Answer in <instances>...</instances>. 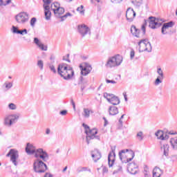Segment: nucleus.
Wrapping results in <instances>:
<instances>
[{
    "label": "nucleus",
    "mask_w": 177,
    "mask_h": 177,
    "mask_svg": "<svg viewBox=\"0 0 177 177\" xmlns=\"http://www.w3.org/2000/svg\"><path fill=\"white\" fill-rule=\"evenodd\" d=\"M57 73L66 81L72 80L73 77H74V70L73 67L66 63L59 64L58 65Z\"/></svg>",
    "instance_id": "obj_1"
},
{
    "label": "nucleus",
    "mask_w": 177,
    "mask_h": 177,
    "mask_svg": "<svg viewBox=\"0 0 177 177\" xmlns=\"http://www.w3.org/2000/svg\"><path fill=\"white\" fill-rule=\"evenodd\" d=\"M147 21L149 23V28L152 30H156V28L161 27L162 23H164V20L156 18L155 17H149V20L145 19V24L142 26L143 35L146 34V26L147 25Z\"/></svg>",
    "instance_id": "obj_2"
},
{
    "label": "nucleus",
    "mask_w": 177,
    "mask_h": 177,
    "mask_svg": "<svg viewBox=\"0 0 177 177\" xmlns=\"http://www.w3.org/2000/svg\"><path fill=\"white\" fill-rule=\"evenodd\" d=\"M25 151L28 156H32L34 154H35V156H48V153H46L44 149L39 148L37 149V147L31 142L26 143Z\"/></svg>",
    "instance_id": "obj_3"
},
{
    "label": "nucleus",
    "mask_w": 177,
    "mask_h": 177,
    "mask_svg": "<svg viewBox=\"0 0 177 177\" xmlns=\"http://www.w3.org/2000/svg\"><path fill=\"white\" fill-rule=\"evenodd\" d=\"M121 63H122V56L118 55L109 58L105 64V66L106 68H113L114 67H118V66H121Z\"/></svg>",
    "instance_id": "obj_4"
},
{
    "label": "nucleus",
    "mask_w": 177,
    "mask_h": 177,
    "mask_svg": "<svg viewBox=\"0 0 177 177\" xmlns=\"http://www.w3.org/2000/svg\"><path fill=\"white\" fill-rule=\"evenodd\" d=\"M19 118H20V113L7 115L4 118L3 124L6 127L10 128L13 124H16V122L19 121Z\"/></svg>",
    "instance_id": "obj_5"
},
{
    "label": "nucleus",
    "mask_w": 177,
    "mask_h": 177,
    "mask_svg": "<svg viewBox=\"0 0 177 177\" xmlns=\"http://www.w3.org/2000/svg\"><path fill=\"white\" fill-rule=\"evenodd\" d=\"M139 52H151V44L148 39H141L138 42Z\"/></svg>",
    "instance_id": "obj_6"
},
{
    "label": "nucleus",
    "mask_w": 177,
    "mask_h": 177,
    "mask_svg": "<svg viewBox=\"0 0 177 177\" xmlns=\"http://www.w3.org/2000/svg\"><path fill=\"white\" fill-rule=\"evenodd\" d=\"M33 169L35 172L38 174H44L46 169H48V166L42 160H39V162H35L33 164Z\"/></svg>",
    "instance_id": "obj_7"
},
{
    "label": "nucleus",
    "mask_w": 177,
    "mask_h": 177,
    "mask_svg": "<svg viewBox=\"0 0 177 177\" xmlns=\"http://www.w3.org/2000/svg\"><path fill=\"white\" fill-rule=\"evenodd\" d=\"M104 97L106 99L109 103H111V104H113V106H117L120 103V98H118V97L113 94H109L107 93H104Z\"/></svg>",
    "instance_id": "obj_8"
},
{
    "label": "nucleus",
    "mask_w": 177,
    "mask_h": 177,
    "mask_svg": "<svg viewBox=\"0 0 177 177\" xmlns=\"http://www.w3.org/2000/svg\"><path fill=\"white\" fill-rule=\"evenodd\" d=\"M44 2V16L45 19L48 21L50 20L52 17V12H50V0H43Z\"/></svg>",
    "instance_id": "obj_9"
},
{
    "label": "nucleus",
    "mask_w": 177,
    "mask_h": 177,
    "mask_svg": "<svg viewBox=\"0 0 177 177\" xmlns=\"http://www.w3.org/2000/svg\"><path fill=\"white\" fill-rule=\"evenodd\" d=\"M63 13H64V9L62 7H59L58 9L55 10L54 15L56 17H60L61 21H64V20H66V19H67L68 17H71V16H73V15H71V13L70 12H67L64 16H62Z\"/></svg>",
    "instance_id": "obj_10"
},
{
    "label": "nucleus",
    "mask_w": 177,
    "mask_h": 177,
    "mask_svg": "<svg viewBox=\"0 0 177 177\" xmlns=\"http://www.w3.org/2000/svg\"><path fill=\"white\" fill-rule=\"evenodd\" d=\"M97 133V129H89V131H88L86 134V142L88 143V145H89V140H91V139H97V140H99V139H100V137L99 136H96Z\"/></svg>",
    "instance_id": "obj_11"
},
{
    "label": "nucleus",
    "mask_w": 177,
    "mask_h": 177,
    "mask_svg": "<svg viewBox=\"0 0 177 177\" xmlns=\"http://www.w3.org/2000/svg\"><path fill=\"white\" fill-rule=\"evenodd\" d=\"M28 14L27 12H20L15 17V19L19 24H26L28 21Z\"/></svg>",
    "instance_id": "obj_12"
},
{
    "label": "nucleus",
    "mask_w": 177,
    "mask_h": 177,
    "mask_svg": "<svg viewBox=\"0 0 177 177\" xmlns=\"http://www.w3.org/2000/svg\"><path fill=\"white\" fill-rule=\"evenodd\" d=\"M77 30L82 37H85L87 34L91 35V28L84 24L77 26Z\"/></svg>",
    "instance_id": "obj_13"
},
{
    "label": "nucleus",
    "mask_w": 177,
    "mask_h": 177,
    "mask_svg": "<svg viewBox=\"0 0 177 177\" xmlns=\"http://www.w3.org/2000/svg\"><path fill=\"white\" fill-rule=\"evenodd\" d=\"M135 17H136V12L133 9L129 8L126 11V19L127 21L132 23L135 20Z\"/></svg>",
    "instance_id": "obj_14"
},
{
    "label": "nucleus",
    "mask_w": 177,
    "mask_h": 177,
    "mask_svg": "<svg viewBox=\"0 0 177 177\" xmlns=\"http://www.w3.org/2000/svg\"><path fill=\"white\" fill-rule=\"evenodd\" d=\"M138 168H139V167L138 165H136V163H135V162L129 163L127 165V171L129 172L131 175H136L138 171Z\"/></svg>",
    "instance_id": "obj_15"
},
{
    "label": "nucleus",
    "mask_w": 177,
    "mask_h": 177,
    "mask_svg": "<svg viewBox=\"0 0 177 177\" xmlns=\"http://www.w3.org/2000/svg\"><path fill=\"white\" fill-rule=\"evenodd\" d=\"M84 67L82 68V66L80 65L81 74L82 75H88L91 71H92V66L88 62H85Z\"/></svg>",
    "instance_id": "obj_16"
},
{
    "label": "nucleus",
    "mask_w": 177,
    "mask_h": 177,
    "mask_svg": "<svg viewBox=\"0 0 177 177\" xmlns=\"http://www.w3.org/2000/svg\"><path fill=\"white\" fill-rule=\"evenodd\" d=\"M11 31L13 34H20V35H27V29L19 30V28L12 26Z\"/></svg>",
    "instance_id": "obj_17"
},
{
    "label": "nucleus",
    "mask_w": 177,
    "mask_h": 177,
    "mask_svg": "<svg viewBox=\"0 0 177 177\" xmlns=\"http://www.w3.org/2000/svg\"><path fill=\"white\" fill-rule=\"evenodd\" d=\"M174 26V22L172 21H169L167 23H165L162 27V34H163L164 35H165V34H167V30H168V28H170L171 27Z\"/></svg>",
    "instance_id": "obj_18"
},
{
    "label": "nucleus",
    "mask_w": 177,
    "mask_h": 177,
    "mask_svg": "<svg viewBox=\"0 0 177 177\" xmlns=\"http://www.w3.org/2000/svg\"><path fill=\"white\" fill-rule=\"evenodd\" d=\"M131 33L133 37H136V38H140V30L136 28L135 26H131Z\"/></svg>",
    "instance_id": "obj_19"
},
{
    "label": "nucleus",
    "mask_w": 177,
    "mask_h": 177,
    "mask_svg": "<svg viewBox=\"0 0 177 177\" xmlns=\"http://www.w3.org/2000/svg\"><path fill=\"white\" fill-rule=\"evenodd\" d=\"M164 172L159 167H156L153 170V177H161Z\"/></svg>",
    "instance_id": "obj_20"
},
{
    "label": "nucleus",
    "mask_w": 177,
    "mask_h": 177,
    "mask_svg": "<svg viewBox=\"0 0 177 177\" xmlns=\"http://www.w3.org/2000/svg\"><path fill=\"white\" fill-rule=\"evenodd\" d=\"M93 113H94L93 110H91L88 108H84L83 109L82 115L83 117H84V118H89L91 113L93 114Z\"/></svg>",
    "instance_id": "obj_21"
},
{
    "label": "nucleus",
    "mask_w": 177,
    "mask_h": 177,
    "mask_svg": "<svg viewBox=\"0 0 177 177\" xmlns=\"http://www.w3.org/2000/svg\"><path fill=\"white\" fill-rule=\"evenodd\" d=\"M109 115H117V114H118V108L115 106H109Z\"/></svg>",
    "instance_id": "obj_22"
},
{
    "label": "nucleus",
    "mask_w": 177,
    "mask_h": 177,
    "mask_svg": "<svg viewBox=\"0 0 177 177\" xmlns=\"http://www.w3.org/2000/svg\"><path fill=\"white\" fill-rule=\"evenodd\" d=\"M161 151H163L164 156H168L169 154V145L168 144H164L161 147Z\"/></svg>",
    "instance_id": "obj_23"
},
{
    "label": "nucleus",
    "mask_w": 177,
    "mask_h": 177,
    "mask_svg": "<svg viewBox=\"0 0 177 177\" xmlns=\"http://www.w3.org/2000/svg\"><path fill=\"white\" fill-rule=\"evenodd\" d=\"M115 162V156H108V165L109 168H111Z\"/></svg>",
    "instance_id": "obj_24"
},
{
    "label": "nucleus",
    "mask_w": 177,
    "mask_h": 177,
    "mask_svg": "<svg viewBox=\"0 0 177 177\" xmlns=\"http://www.w3.org/2000/svg\"><path fill=\"white\" fill-rule=\"evenodd\" d=\"M122 162L127 164L128 162H129V161H131V160H133V157H135L134 156H133L131 158H127V156H119Z\"/></svg>",
    "instance_id": "obj_25"
},
{
    "label": "nucleus",
    "mask_w": 177,
    "mask_h": 177,
    "mask_svg": "<svg viewBox=\"0 0 177 177\" xmlns=\"http://www.w3.org/2000/svg\"><path fill=\"white\" fill-rule=\"evenodd\" d=\"M125 153H129V156H135V152L131 149H123L119 151L118 156H122Z\"/></svg>",
    "instance_id": "obj_26"
},
{
    "label": "nucleus",
    "mask_w": 177,
    "mask_h": 177,
    "mask_svg": "<svg viewBox=\"0 0 177 177\" xmlns=\"http://www.w3.org/2000/svg\"><path fill=\"white\" fill-rule=\"evenodd\" d=\"M170 143L171 145V147L174 150H177V137L171 138L170 140Z\"/></svg>",
    "instance_id": "obj_27"
},
{
    "label": "nucleus",
    "mask_w": 177,
    "mask_h": 177,
    "mask_svg": "<svg viewBox=\"0 0 177 177\" xmlns=\"http://www.w3.org/2000/svg\"><path fill=\"white\" fill-rule=\"evenodd\" d=\"M156 136L160 140H164V132L161 130H158L156 133Z\"/></svg>",
    "instance_id": "obj_28"
},
{
    "label": "nucleus",
    "mask_w": 177,
    "mask_h": 177,
    "mask_svg": "<svg viewBox=\"0 0 177 177\" xmlns=\"http://www.w3.org/2000/svg\"><path fill=\"white\" fill-rule=\"evenodd\" d=\"M86 171H88V172H91V169L86 167H79L77 169V172H78V174H80V172H86Z\"/></svg>",
    "instance_id": "obj_29"
},
{
    "label": "nucleus",
    "mask_w": 177,
    "mask_h": 177,
    "mask_svg": "<svg viewBox=\"0 0 177 177\" xmlns=\"http://www.w3.org/2000/svg\"><path fill=\"white\" fill-rule=\"evenodd\" d=\"M60 7V4L57 2H54L51 3L50 9L53 10L55 13V10L58 9Z\"/></svg>",
    "instance_id": "obj_30"
},
{
    "label": "nucleus",
    "mask_w": 177,
    "mask_h": 177,
    "mask_svg": "<svg viewBox=\"0 0 177 177\" xmlns=\"http://www.w3.org/2000/svg\"><path fill=\"white\" fill-rule=\"evenodd\" d=\"M162 80H164V77L158 76L154 82V85H156V86H158V85H160V84H162Z\"/></svg>",
    "instance_id": "obj_31"
},
{
    "label": "nucleus",
    "mask_w": 177,
    "mask_h": 177,
    "mask_svg": "<svg viewBox=\"0 0 177 177\" xmlns=\"http://www.w3.org/2000/svg\"><path fill=\"white\" fill-rule=\"evenodd\" d=\"M17 158H19V156H10V161H12V164L17 167Z\"/></svg>",
    "instance_id": "obj_32"
},
{
    "label": "nucleus",
    "mask_w": 177,
    "mask_h": 177,
    "mask_svg": "<svg viewBox=\"0 0 177 177\" xmlns=\"http://www.w3.org/2000/svg\"><path fill=\"white\" fill-rule=\"evenodd\" d=\"M19 151L17 149H10L6 156H18Z\"/></svg>",
    "instance_id": "obj_33"
},
{
    "label": "nucleus",
    "mask_w": 177,
    "mask_h": 177,
    "mask_svg": "<svg viewBox=\"0 0 177 177\" xmlns=\"http://www.w3.org/2000/svg\"><path fill=\"white\" fill-rule=\"evenodd\" d=\"M37 66L39 68V70H44V61L41 59L37 60Z\"/></svg>",
    "instance_id": "obj_34"
},
{
    "label": "nucleus",
    "mask_w": 177,
    "mask_h": 177,
    "mask_svg": "<svg viewBox=\"0 0 177 177\" xmlns=\"http://www.w3.org/2000/svg\"><path fill=\"white\" fill-rule=\"evenodd\" d=\"M37 46L41 50H44L45 52L48 50V46L44 45L42 42H41Z\"/></svg>",
    "instance_id": "obj_35"
},
{
    "label": "nucleus",
    "mask_w": 177,
    "mask_h": 177,
    "mask_svg": "<svg viewBox=\"0 0 177 177\" xmlns=\"http://www.w3.org/2000/svg\"><path fill=\"white\" fill-rule=\"evenodd\" d=\"M77 11L79 12L80 15H84L85 14V10L84 9V6H80L77 8Z\"/></svg>",
    "instance_id": "obj_36"
},
{
    "label": "nucleus",
    "mask_w": 177,
    "mask_h": 177,
    "mask_svg": "<svg viewBox=\"0 0 177 177\" xmlns=\"http://www.w3.org/2000/svg\"><path fill=\"white\" fill-rule=\"evenodd\" d=\"M136 138L140 141L143 140V138H144L143 132L142 131H139L138 133H137Z\"/></svg>",
    "instance_id": "obj_37"
},
{
    "label": "nucleus",
    "mask_w": 177,
    "mask_h": 177,
    "mask_svg": "<svg viewBox=\"0 0 177 177\" xmlns=\"http://www.w3.org/2000/svg\"><path fill=\"white\" fill-rule=\"evenodd\" d=\"M157 74H158V77H160L161 78H164V72L161 68H157Z\"/></svg>",
    "instance_id": "obj_38"
},
{
    "label": "nucleus",
    "mask_w": 177,
    "mask_h": 177,
    "mask_svg": "<svg viewBox=\"0 0 177 177\" xmlns=\"http://www.w3.org/2000/svg\"><path fill=\"white\" fill-rule=\"evenodd\" d=\"M12 2V0H0L1 5L3 6H6V5H9Z\"/></svg>",
    "instance_id": "obj_39"
},
{
    "label": "nucleus",
    "mask_w": 177,
    "mask_h": 177,
    "mask_svg": "<svg viewBox=\"0 0 177 177\" xmlns=\"http://www.w3.org/2000/svg\"><path fill=\"white\" fill-rule=\"evenodd\" d=\"M8 109L10 110H16L17 109V105H16L14 103H10L8 104Z\"/></svg>",
    "instance_id": "obj_40"
},
{
    "label": "nucleus",
    "mask_w": 177,
    "mask_h": 177,
    "mask_svg": "<svg viewBox=\"0 0 177 177\" xmlns=\"http://www.w3.org/2000/svg\"><path fill=\"white\" fill-rule=\"evenodd\" d=\"M5 86L7 90L10 89V88H12V86H13V83L10 82H5Z\"/></svg>",
    "instance_id": "obj_41"
},
{
    "label": "nucleus",
    "mask_w": 177,
    "mask_h": 177,
    "mask_svg": "<svg viewBox=\"0 0 177 177\" xmlns=\"http://www.w3.org/2000/svg\"><path fill=\"white\" fill-rule=\"evenodd\" d=\"M91 157L94 162H97V161L102 158L101 156H92Z\"/></svg>",
    "instance_id": "obj_42"
},
{
    "label": "nucleus",
    "mask_w": 177,
    "mask_h": 177,
    "mask_svg": "<svg viewBox=\"0 0 177 177\" xmlns=\"http://www.w3.org/2000/svg\"><path fill=\"white\" fill-rule=\"evenodd\" d=\"M118 172H122V167L120 165L118 166L117 170L113 171V175H115V174H118Z\"/></svg>",
    "instance_id": "obj_43"
},
{
    "label": "nucleus",
    "mask_w": 177,
    "mask_h": 177,
    "mask_svg": "<svg viewBox=\"0 0 177 177\" xmlns=\"http://www.w3.org/2000/svg\"><path fill=\"white\" fill-rule=\"evenodd\" d=\"M102 153H100V151L97 149H94L91 151V156H100Z\"/></svg>",
    "instance_id": "obj_44"
},
{
    "label": "nucleus",
    "mask_w": 177,
    "mask_h": 177,
    "mask_svg": "<svg viewBox=\"0 0 177 177\" xmlns=\"http://www.w3.org/2000/svg\"><path fill=\"white\" fill-rule=\"evenodd\" d=\"M131 3L138 6L142 4V0H131Z\"/></svg>",
    "instance_id": "obj_45"
},
{
    "label": "nucleus",
    "mask_w": 177,
    "mask_h": 177,
    "mask_svg": "<svg viewBox=\"0 0 177 177\" xmlns=\"http://www.w3.org/2000/svg\"><path fill=\"white\" fill-rule=\"evenodd\" d=\"M111 151L109 153L108 156H115V146L111 147Z\"/></svg>",
    "instance_id": "obj_46"
},
{
    "label": "nucleus",
    "mask_w": 177,
    "mask_h": 177,
    "mask_svg": "<svg viewBox=\"0 0 177 177\" xmlns=\"http://www.w3.org/2000/svg\"><path fill=\"white\" fill-rule=\"evenodd\" d=\"M35 23H37V18L33 17L30 19V26L31 27H35Z\"/></svg>",
    "instance_id": "obj_47"
},
{
    "label": "nucleus",
    "mask_w": 177,
    "mask_h": 177,
    "mask_svg": "<svg viewBox=\"0 0 177 177\" xmlns=\"http://www.w3.org/2000/svg\"><path fill=\"white\" fill-rule=\"evenodd\" d=\"M68 57H70V54H67L66 56L63 57V60H64L65 62H68V63H71V61H70V59H68Z\"/></svg>",
    "instance_id": "obj_48"
},
{
    "label": "nucleus",
    "mask_w": 177,
    "mask_h": 177,
    "mask_svg": "<svg viewBox=\"0 0 177 177\" xmlns=\"http://www.w3.org/2000/svg\"><path fill=\"white\" fill-rule=\"evenodd\" d=\"M133 57H135V50L133 49H131V52H130V59H131V60H133Z\"/></svg>",
    "instance_id": "obj_49"
},
{
    "label": "nucleus",
    "mask_w": 177,
    "mask_h": 177,
    "mask_svg": "<svg viewBox=\"0 0 177 177\" xmlns=\"http://www.w3.org/2000/svg\"><path fill=\"white\" fill-rule=\"evenodd\" d=\"M82 127H84V128L85 129V133H86V132H88V131H89L91 129H89V126H88L85 123L82 124Z\"/></svg>",
    "instance_id": "obj_50"
},
{
    "label": "nucleus",
    "mask_w": 177,
    "mask_h": 177,
    "mask_svg": "<svg viewBox=\"0 0 177 177\" xmlns=\"http://www.w3.org/2000/svg\"><path fill=\"white\" fill-rule=\"evenodd\" d=\"M39 157L43 161H48L49 160V156H39Z\"/></svg>",
    "instance_id": "obj_51"
},
{
    "label": "nucleus",
    "mask_w": 177,
    "mask_h": 177,
    "mask_svg": "<svg viewBox=\"0 0 177 177\" xmlns=\"http://www.w3.org/2000/svg\"><path fill=\"white\" fill-rule=\"evenodd\" d=\"M49 68L53 73H56V68H55V66L53 65H50Z\"/></svg>",
    "instance_id": "obj_52"
},
{
    "label": "nucleus",
    "mask_w": 177,
    "mask_h": 177,
    "mask_svg": "<svg viewBox=\"0 0 177 177\" xmlns=\"http://www.w3.org/2000/svg\"><path fill=\"white\" fill-rule=\"evenodd\" d=\"M106 84H117V82H115L114 80H110L109 79L106 80Z\"/></svg>",
    "instance_id": "obj_53"
},
{
    "label": "nucleus",
    "mask_w": 177,
    "mask_h": 177,
    "mask_svg": "<svg viewBox=\"0 0 177 177\" xmlns=\"http://www.w3.org/2000/svg\"><path fill=\"white\" fill-rule=\"evenodd\" d=\"M34 42L35 44H37V46H38L39 44L41 43V41H39V39H38V38L35 37L34 39Z\"/></svg>",
    "instance_id": "obj_54"
},
{
    "label": "nucleus",
    "mask_w": 177,
    "mask_h": 177,
    "mask_svg": "<svg viewBox=\"0 0 177 177\" xmlns=\"http://www.w3.org/2000/svg\"><path fill=\"white\" fill-rule=\"evenodd\" d=\"M61 115H67V110H63L59 112Z\"/></svg>",
    "instance_id": "obj_55"
},
{
    "label": "nucleus",
    "mask_w": 177,
    "mask_h": 177,
    "mask_svg": "<svg viewBox=\"0 0 177 177\" xmlns=\"http://www.w3.org/2000/svg\"><path fill=\"white\" fill-rule=\"evenodd\" d=\"M112 3H120V2H122V0H111Z\"/></svg>",
    "instance_id": "obj_56"
},
{
    "label": "nucleus",
    "mask_w": 177,
    "mask_h": 177,
    "mask_svg": "<svg viewBox=\"0 0 177 177\" xmlns=\"http://www.w3.org/2000/svg\"><path fill=\"white\" fill-rule=\"evenodd\" d=\"M102 172L103 174H106V172H109V169H107V167H103Z\"/></svg>",
    "instance_id": "obj_57"
},
{
    "label": "nucleus",
    "mask_w": 177,
    "mask_h": 177,
    "mask_svg": "<svg viewBox=\"0 0 177 177\" xmlns=\"http://www.w3.org/2000/svg\"><path fill=\"white\" fill-rule=\"evenodd\" d=\"M145 177H151L150 174L147 173V171L144 170Z\"/></svg>",
    "instance_id": "obj_58"
},
{
    "label": "nucleus",
    "mask_w": 177,
    "mask_h": 177,
    "mask_svg": "<svg viewBox=\"0 0 177 177\" xmlns=\"http://www.w3.org/2000/svg\"><path fill=\"white\" fill-rule=\"evenodd\" d=\"M163 139L164 140H167V139H169V136L167 134H165V136L163 135Z\"/></svg>",
    "instance_id": "obj_59"
},
{
    "label": "nucleus",
    "mask_w": 177,
    "mask_h": 177,
    "mask_svg": "<svg viewBox=\"0 0 177 177\" xmlns=\"http://www.w3.org/2000/svg\"><path fill=\"white\" fill-rule=\"evenodd\" d=\"M125 102H128V97H127V93H123Z\"/></svg>",
    "instance_id": "obj_60"
},
{
    "label": "nucleus",
    "mask_w": 177,
    "mask_h": 177,
    "mask_svg": "<svg viewBox=\"0 0 177 177\" xmlns=\"http://www.w3.org/2000/svg\"><path fill=\"white\" fill-rule=\"evenodd\" d=\"M50 133V129L48 128L46 129V135H49Z\"/></svg>",
    "instance_id": "obj_61"
},
{
    "label": "nucleus",
    "mask_w": 177,
    "mask_h": 177,
    "mask_svg": "<svg viewBox=\"0 0 177 177\" xmlns=\"http://www.w3.org/2000/svg\"><path fill=\"white\" fill-rule=\"evenodd\" d=\"M55 55H51L50 57V60H52L53 63H55Z\"/></svg>",
    "instance_id": "obj_62"
},
{
    "label": "nucleus",
    "mask_w": 177,
    "mask_h": 177,
    "mask_svg": "<svg viewBox=\"0 0 177 177\" xmlns=\"http://www.w3.org/2000/svg\"><path fill=\"white\" fill-rule=\"evenodd\" d=\"M103 120L104 121V127L109 124V122L107 121V119L106 118H103Z\"/></svg>",
    "instance_id": "obj_63"
},
{
    "label": "nucleus",
    "mask_w": 177,
    "mask_h": 177,
    "mask_svg": "<svg viewBox=\"0 0 177 177\" xmlns=\"http://www.w3.org/2000/svg\"><path fill=\"white\" fill-rule=\"evenodd\" d=\"M53 176L49 173H46L45 175H44V177H53Z\"/></svg>",
    "instance_id": "obj_64"
}]
</instances>
